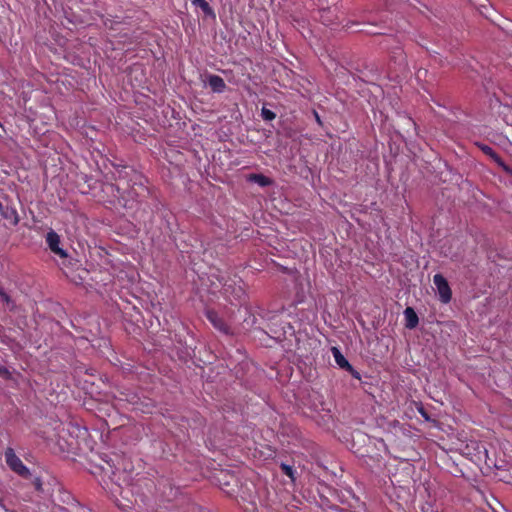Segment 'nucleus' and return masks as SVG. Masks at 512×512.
Masks as SVG:
<instances>
[{"mask_svg": "<svg viewBox=\"0 0 512 512\" xmlns=\"http://www.w3.org/2000/svg\"><path fill=\"white\" fill-rule=\"evenodd\" d=\"M243 294V290L241 287H238L237 291H236V297L237 298H240L241 295Z\"/></svg>", "mask_w": 512, "mask_h": 512, "instance_id": "obj_16", "label": "nucleus"}, {"mask_svg": "<svg viewBox=\"0 0 512 512\" xmlns=\"http://www.w3.org/2000/svg\"><path fill=\"white\" fill-rule=\"evenodd\" d=\"M248 180L258 184L261 187H266L272 184V180L263 174H251Z\"/></svg>", "mask_w": 512, "mask_h": 512, "instance_id": "obj_8", "label": "nucleus"}, {"mask_svg": "<svg viewBox=\"0 0 512 512\" xmlns=\"http://www.w3.org/2000/svg\"><path fill=\"white\" fill-rule=\"evenodd\" d=\"M405 326L408 329H413L418 325L419 319L413 308L407 307L404 310Z\"/></svg>", "mask_w": 512, "mask_h": 512, "instance_id": "obj_6", "label": "nucleus"}, {"mask_svg": "<svg viewBox=\"0 0 512 512\" xmlns=\"http://www.w3.org/2000/svg\"><path fill=\"white\" fill-rule=\"evenodd\" d=\"M281 468H282V470L284 471V473L287 476H289L290 478L293 479L294 471H293V468L291 466L286 465V464H282Z\"/></svg>", "mask_w": 512, "mask_h": 512, "instance_id": "obj_13", "label": "nucleus"}, {"mask_svg": "<svg viewBox=\"0 0 512 512\" xmlns=\"http://www.w3.org/2000/svg\"><path fill=\"white\" fill-rule=\"evenodd\" d=\"M207 317L210 320V322L214 325L215 328H217L218 330H220L224 333H229V328L225 325V323L221 319L218 318L216 313L209 311L207 313Z\"/></svg>", "mask_w": 512, "mask_h": 512, "instance_id": "obj_7", "label": "nucleus"}, {"mask_svg": "<svg viewBox=\"0 0 512 512\" xmlns=\"http://www.w3.org/2000/svg\"><path fill=\"white\" fill-rule=\"evenodd\" d=\"M0 376H2L3 378L9 379L11 377V373L9 372V370L7 368L0 365Z\"/></svg>", "mask_w": 512, "mask_h": 512, "instance_id": "obj_14", "label": "nucleus"}, {"mask_svg": "<svg viewBox=\"0 0 512 512\" xmlns=\"http://www.w3.org/2000/svg\"><path fill=\"white\" fill-rule=\"evenodd\" d=\"M207 83L212 91L216 93H222L226 88L224 80L218 75H209Z\"/></svg>", "mask_w": 512, "mask_h": 512, "instance_id": "obj_5", "label": "nucleus"}, {"mask_svg": "<svg viewBox=\"0 0 512 512\" xmlns=\"http://www.w3.org/2000/svg\"><path fill=\"white\" fill-rule=\"evenodd\" d=\"M5 459L7 465L17 474L27 476L29 474L28 468L23 464L19 457L16 456L12 448L5 451Z\"/></svg>", "mask_w": 512, "mask_h": 512, "instance_id": "obj_1", "label": "nucleus"}, {"mask_svg": "<svg viewBox=\"0 0 512 512\" xmlns=\"http://www.w3.org/2000/svg\"><path fill=\"white\" fill-rule=\"evenodd\" d=\"M433 283L437 288L440 300L443 303H448L451 300L452 293L447 280L441 274H435Z\"/></svg>", "mask_w": 512, "mask_h": 512, "instance_id": "obj_2", "label": "nucleus"}, {"mask_svg": "<svg viewBox=\"0 0 512 512\" xmlns=\"http://www.w3.org/2000/svg\"><path fill=\"white\" fill-rule=\"evenodd\" d=\"M112 474H113L114 478L116 479V481L123 480L124 483H126L127 485L129 484L127 475L125 473H124L123 478L121 477V474L119 473L118 469H116V471H112Z\"/></svg>", "mask_w": 512, "mask_h": 512, "instance_id": "obj_11", "label": "nucleus"}, {"mask_svg": "<svg viewBox=\"0 0 512 512\" xmlns=\"http://www.w3.org/2000/svg\"><path fill=\"white\" fill-rule=\"evenodd\" d=\"M192 4L195 7L200 8L206 14H210L212 12V10L206 0H192Z\"/></svg>", "mask_w": 512, "mask_h": 512, "instance_id": "obj_9", "label": "nucleus"}, {"mask_svg": "<svg viewBox=\"0 0 512 512\" xmlns=\"http://www.w3.org/2000/svg\"><path fill=\"white\" fill-rule=\"evenodd\" d=\"M262 116L265 120H273L275 118V113L272 111L263 108L262 109Z\"/></svg>", "mask_w": 512, "mask_h": 512, "instance_id": "obj_12", "label": "nucleus"}, {"mask_svg": "<svg viewBox=\"0 0 512 512\" xmlns=\"http://www.w3.org/2000/svg\"><path fill=\"white\" fill-rule=\"evenodd\" d=\"M46 242L49 249L60 258H67V253L60 247V236L53 230L49 231L46 235Z\"/></svg>", "mask_w": 512, "mask_h": 512, "instance_id": "obj_3", "label": "nucleus"}, {"mask_svg": "<svg viewBox=\"0 0 512 512\" xmlns=\"http://www.w3.org/2000/svg\"><path fill=\"white\" fill-rule=\"evenodd\" d=\"M482 150L486 155L490 156L495 161L500 163V158L497 156V154L494 152V150L491 147L484 145V146H482Z\"/></svg>", "mask_w": 512, "mask_h": 512, "instance_id": "obj_10", "label": "nucleus"}, {"mask_svg": "<svg viewBox=\"0 0 512 512\" xmlns=\"http://www.w3.org/2000/svg\"><path fill=\"white\" fill-rule=\"evenodd\" d=\"M332 354H333L336 364L340 368L350 371L356 378H359L358 373L354 371L353 367L350 365L348 360L344 357V355L341 353V351L338 348L333 347Z\"/></svg>", "mask_w": 512, "mask_h": 512, "instance_id": "obj_4", "label": "nucleus"}, {"mask_svg": "<svg viewBox=\"0 0 512 512\" xmlns=\"http://www.w3.org/2000/svg\"><path fill=\"white\" fill-rule=\"evenodd\" d=\"M0 298L5 303H10L11 299L9 295L0 287Z\"/></svg>", "mask_w": 512, "mask_h": 512, "instance_id": "obj_15", "label": "nucleus"}]
</instances>
